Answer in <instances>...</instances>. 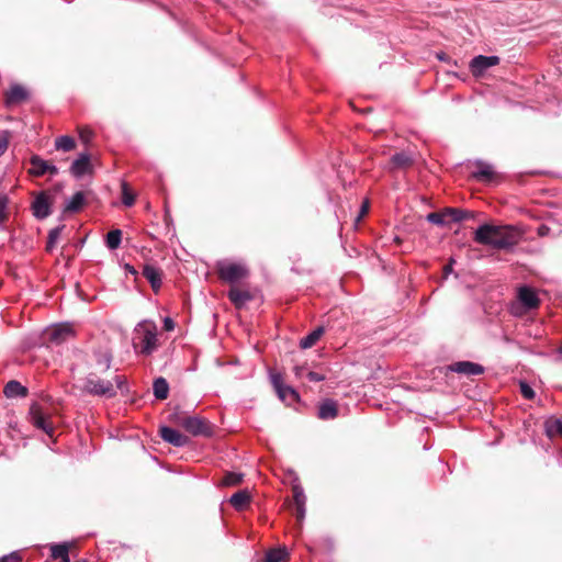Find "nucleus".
Returning <instances> with one entry per match:
<instances>
[{"label": "nucleus", "instance_id": "1", "mask_svg": "<svg viewBox=\"0 0 562 562\" xmlns=\"http://www.w3.org/2000/svg\"><path fill=\"white\" fill-rule=\"evenodd\" d=\"M522 234L517 226L483 224L476 228L474 240L494 249H509L519 243Z\"/></svg>", "mask_w": 562, "mask_h": 562}, {"label": "nucleus", "instance_id": "2", "mask_svg": "<svg viewBox=\"0 0 562 562\" xmlns=\"http://www.w3.org/2000/svg\"><path fill=\"white\" fill-rule=\"evenodd\" d=\"M126 379L123 375H113L111 379L101 378L95 372H90L85 379L82 391L89 395L112 398L117 390H123Z\"/></svg>", "mask_w": 562, "mask_h": 562}, {"label": "nucleus", "instance_id": "3", "mask_svg": "<svg viewBox=\"0 0 562 562\" xmlns=\"http://www.w3.org/2000/svg\"><path fill=\"white\" fill-rule=\"evenodd\" d=\"M134 347H140V353L151 355L158 347L157 326L153 321H142L134 329Z\"/></svg>", "mask_w": 562, "mask_h": 562}, {"label": "nucleus", "instance_id": "4", "mask_svg": "<svg viewBox=\"0 0 562 562\" xmlns=\"http://www.w3.org/2000/svg\"><path fill=\"white\" fill-rule=\"evenodd\" d=\"M218 277L222 281L235 284L248 278L249 270L245 263L232 260H221L216 263Z\"/></svg>", "mask_w": 562, "mask_h": 562}, {"label": "nucleus", "instance_id": "5", "mask_svg": "<svg viewBox=\"0 0 562 562\" xmlns=\"http://www.w3.org/2000/svg\"><path fill=\"white\" fill-rule=\"evenodd\" d=\"M177 423L193 436L209 437L213 434L210 423L198 416L179 417Z\"/></svg>", "mask_w": 562, "mask_h": 562}, {"label": "nucleus", "instance_id": "6", "mask_svg": "<svg viewBox=\"0 0 562 562\" xmlns=\"http://www.w3.org/2000/svg\"><path fill=\"white\" fill-rule=\"evenodd\" d=\"M30 418H31V422L32 424L43 430L45 434H47L49 437H53L54 435V425L53 423L49 420V416L46 415L43 411H42V407L34 403L31 405L30 407Z\"/></svg>", "mask_w": 562, "mask_h": 562}, {"label": "nucleus", "instance_id": "7", "mask_svg": "<svg viewBox=\"0 0 562 562\" xmlns=\"http://www.w3.org/2000/svg\"><path fill=\"white\" fill-rule=\"evenodd\" d=\"M74 331L69 324H58L46 329V339L53 344L60 345L72 336Z\"/></svg>", "mask_w": 562, "mask_h": 562}, {"label": "nucleus", "instance_id": "8", "mask_svg": "<svg viewBox=\"0 0 562 562\" xmlns=\"http://www.w3.org/2000/svg\"><path fill=\"white\" fill-rule=\"evenodd\" d=\"M52 198L46 192L38 193L33 203L32 211L33 215L37 220H44L50 215Z\"/></svg>", "mask_w": 562, "mask_h": 562}, {"label": "nucleus", "instance_id": "9", "mask_svg": "<svg viewBox=\"0 0 562 562\" xmlns=\"http://www.w3.org/2000/svg\"><path fill=\"white\" fill-rule=\"evenodd\" d=\"M30 164H31L30 173H32L35 177H42L46 173H48L50 176H55L58 173V168L55 165L42 159L37 155H33L31 157Z\"/></svg>", "mask_w": 562, "mask_h": 562}, {"label": "nucleus", "instance_id": "10", "mask_svg": "<svg viewBox=\"0 0 562 562\" xmlns=\"http://www.w3.org/2000/svg\"><path fill=\"white\" fill-rule=\"evenodd\" d=\"M499 63V58L497 56H484L479 55L475 56L471 63L470 68L474 76L483 75L488 68L497 65Z\"/></svg>", "mask_w": 562, "mask_h": 562}, {"label": "nucleus", "instance_id": "11", "mask_svg": "<svg viewBox=\"0 0 562 562\" xmlns=\"http://www.w3.org/2000/svg\"><path fill=\"white\" fill-rule=\"evenodd\" d=\"M517 297L525 311L535 310L540 304V300L536 290L527 285L520 286L518 289Z\"/></svg>", "mask_w": 562, "mask_h": 562}, {"label": "nucleus", "instance_id": "12", "mask_svg": "<svg viewBox=\"0 0 562 562\" xmlns=\"http://www.w3.org/2000/svg\"><path fill=\"white\" fill-rule=\"evenodd\" d=\"M292 493H293V501L295 505V516L299 525H302L304 517H305V504H306V496L304 494L303 487L300 485V483H294L292 485Z\"/></svg>", "mask_w": 562, "mask_h": 562}, {"label": "nucleus", "instance_id": "13", "mask_svg": "<svg viewBox=\"0 0 562 562\" xmlns=\"http://www.w3.org/2000/svg\"><path fill=\"white\" fill-rule=\"evenodd\" d=\"M160 437L168 443L175 446V447H184L189 443V438L181 434L180 431L164 426L159 429Z\"/></svg>", "mask_w": 562, "mask_h": 562}, {"label": "nucleus", "instance_id": "14", "mask_svg": "<svg viewBox=\"0 0 562 562\" xmlns=\"http://www.w3.org/2000/svg\"><path fill=\"white\" fill-rule=\"evenodd\" d=\"M449 369L452 372H457V373L464 374V375H468V376L480 375V374H482L484 372V367L483 366H481L479 363H475V362H471V361H458V362H454V363L449 366Z\"/></svg>", "mask_w": 562, "mask_h": 562}, {"label": "nucleus", "instance_id": "15", "mask_svg": "<svg viewBox=\"0 0 562 562\" xmlns=\"http://www.w3.org/2000/svg\"><path fill=\"white\" fill-rule=\"evenodd\" d=\"M29 98L27 90L21 85H12L5 92V105L12 106L25 101Z\"/></svg>", "mask_w": 562, "mask_h": 562}, {"label": "nucleus", "instance_id": "16", "mask_svg": "<svg viewBox=\"0 0 562 562\" xmlns=\"http://www.w3.org/2000/svg\"><path fill=\"white\" fill-rule=\"evenodd\" d=\"M91 171V164L88 154H80L79 157L72 161L70 172L76 178H81Z\"/></svg>", "mask_w": 562, "mask_h": 562}, {"label": "nucleus", "instance_id": "17", "mask_svg": "<svg viewBox=\"0 0 562 562\" xmlns=\"http://www.w3.org/2000/svg\"><path fill=\"white\" fill-rule=\"evenodd\" d=\"M143 276L148 280L154 291H158L161 285V271L151 265H145Z\"/></svg>", "mask_w": 562, "mask_h": 562}, {"label": "nucleus", "instance_id": "18", "mask_svg": "<svg viewBox=\"0 0 562 562\" xmlns=\"http://www.w3.org/2000/svg\"><path fill=\"white\" fill-rule=\"evenodd\" d=\"M228 299L235 305V307L240 308L252 299V295L249 293V291L233 286L228 291Z\"/></svg>", "mask_w": 562, "mask_h": 562}, {"label": "nucleus", "instance_id": "19", "mask_svg": "<svg viewBox=\"0 0 562 562\" xmlns=\"http://www.w3.org/2000/svg\"><path fill=\"white\" fill-rule=\"evenodd\" d=\"M337 415V404L333 400H325L318 407V417L321 419H334Z\"/></svg>", "mask_w": 562, "mask_h": 562}, {"label": "nucleus", "instance_id": "20", "mask_svg": "<svg viewBox=\"0 0 562 562\" xmlns=\"http://www.w3.org/2000/svg\"><path fill=\"white\" fill-rule=\"evenodd\" d=\"M4 394L9 398L24 397L27 395V389L19 381H9L4 386Z\"/></svg>", "mask_w": 562, "mask_h": 562}, {"label": "nucleus", "instance_id": "21", "mask_svg": "<svg viewBox=\"0 0 562 562\" xmlns=\"http://www.w3.org/2000/svg\"><path fill=\"white\" fill-rule=\"evenodd\" d=\"M473 177L480 181L490 182L494 178V169L491 165L485 162H479L477 169L473 171Z\"/></svg>", "mask_w": 562, "mask_h": 562}, {"label": "nucleus", "instance_id": "22", "mask_svg": "<svg viewBox=\"0 0 562 562\" xmlns=\"http://www.w3.org/2000/svg\"><path fill=\"white\" fill-rule=\"evenodd\" d=\"M249 501L250 494L247 490H240L234 493L229 498V503L237 510L243 509L249 503Z\"/></svg>", "mask_w": 562, "mask_h": 562}, {"label": "nucleus", "instance_id": "23", "mask_svg": "<svg viewBox=\"0 0 562 562\" xmlns=\"http://www.w3.org/2000/svg\"><path fill=\"white\" fill-rule=\"evenodd\" d=\"M86 198L83 192H76L66 203L65 211L78 212L85 204Z\"/></svg>", "mask_w": 562, "mask_h": 562}, {"label": "nucleus", "instance_id": "24", "mask_svg": "<svg viewBox=\"0 0 562 562\" xmlns=\"http://www.w3.org/2000/svg\"><path fill=\"white\" fill-rule=\"evenodd\" d=\"M154 395L158 400H165L169 393V385L164 378H157L153 384Z\"/></svg>", "mask_w": 562, "mask_h": 562}, {"label": "nucleus", "instance_id": "25", "mask_svg": "<svg viewBox=\"0 0 562 562\" xmlns=\"http://www.w3.org/2000/svg\"><path fill=\"white\" fill-rule=\"evenodd\" d=\"M323 333H324L323 327H317L312 333H310L307 336H305L304 338L301 339L300 347L302 349H308V348L313 347L318 341V339L322 337Z\"/></svg>", "mask_w": 562, "mask_h": 562}, {"label": "nucleus", "instance_id": "26", "mask_svg": "<svg viewBox=\"0 0 562 562\" xmlns=\"http://www.w3.org/2000/svg\"><path fill=\"white\" fill-rule=\"evenodd\" d=\"M412 162V157L405 151L396 153L391 158V164L394 168H407Z\"/></svg>", "mask_w": 562, "mask_h": 562}, {"label": "nucleus", "instance_id": "27", "mask_svg": "<svg viewBox=\"0 0 562 562\" xmlns=\"http://www.w3.org/2000/svg\"><path fill=\"white\" fill-rule=\"evenodd\" d=\"M546 434L548 437L552 438L557 435L562 436V419L552 418L548 419L544 424Z\"/></svg>", "mask_w": 562, "mask_h": 562}, {"label": "nucleus", "instance_id": "28", "mask_svg": "<svg viewBox=\"0 0 562 562\" xmlns=\"http://www.w3.org/2000/svg\"><path fill=\"white\" fill-rule=\"evenodd\" d=\"M69 548L70 543L63 542V543H54L50 546V557L55 560L69 555Z\"/></svg>", "mask_w": 562, "mask_h": 562}, {"label": "nucleus", "instance_id": "29", "mask_svg": "<svg viewBox=\"0 0 562 562\" xmlns=\"http://www.w3.org/2000/svg\"><path fill=\"white\" fill-rule=\"evenodd\" d=\"M288 552L283 548L271 549L266 553V562H285Z\"/></svg>", "mask_w": 562, "mask_h": 562}, {"label": "nucleus", "instance_id": "30", "mask_svg": "<svg viewBox=\"0 0 562 562\" xmlns=\"http://www.w3.org/2000/svg\"><path fill=\"white\" fill-rule=\"evenodd\" d=\"M447 224L461 222L467 217V213L459 209L448 207L443 210Z\"/></svg>", "mask_w": 562, "mask_h": 562}, {"label": "nucleus", "instance_id": "31", "mask_svg": "<svg viewBox=\"0 0 562 562\" xmlns=\"http://www.w3.org/2000/svg\"><path fill=\"white\" fill-rule=\"evenodd\" d=\"M277 393L281 401L288 402L289 404L299 400V394L296 391L288 385L281 387Z\"/></svg>", "mask_w": 562, "mask_h": 562}, {"label": "nucleus", "instance_id": "32", "mask_svg": "<svg viewBox=\"0 0 562 562\" xmlns=\"http://www.w3.org/2000/svg\"><path fill=\"white\" fill-rule=\"evenodd\" d=\"M122 240V232L120 229L110 231L106 234V246L109 249L114 250L120 247Z\"/></svg>", "mask_w": 562, "mask_h": 562}, {"label": "nucleus", "instance_id": "33", "mask_svg": "<svg viewBox=\"0 0 562 562\" xmlns=\"http://www.w3.org/2000/svg\"><path fill=\"white\" fill-rule=\"evenodd\" d=\"M55 146L57 149L69 151L75 148V140L72 137L64 135L56 139Z\"/></svg>", "mask_w": 562, "mask_h": 562}, {"label": "nucleus", "instance_id": "34", "mask_svg": "<svg viewBox=\"0 0 562 562\" xmlns=\"http://www.w3.org/2000/svg\"><path fill=\"white\" fill-rule=\"evenodd\" d=\"M122 202L125 206H132L135 202V195L132 193L126 182L122 183Z\"/></svg>", "mask_w": 562, "mask_h": 562}, {"label": "nucleus", "instance_id": "35", "mask_svg": "<svg viewBox=\"0 0 562 562\" xmlns=\"http://www.w3.org/2000/svg\"><path fill=\"white\" fill-rule=\"evenodd\" d=\"M64 226H58V227H55L53 228L49 234H48V239H47V245H46V249L48 251H52L60 236V233L63 231Z\"/></svg>", "mask_w": 562, "mask_h": 562}, {"label": "nucleus", "instance_id": "36", "mask_svg": "<svg viewBox=\"0 0 562 562\" xmlns=\"http://www.w3.org/2000/svg\"><path fill=\"white\" fill-rule=\"evenodd\" d=\"M8 196L3 193H0V225H2L8 220Z\"/></svg>", "mask_w": 562, "mask_h": 562}, {"label": "nucleus", "instance_id": "37", "mask_svg": "<svg viewBox=\"0 0 562 562\" xmlns=\"http://www.w3.org/2000/svg\"><path fill=\"white\" fill-rule=\"evenodd\" d=\"M427 221L436 225H447L445 212H432L427 215Z\"/></svg>", "mask_w": 562, "mask_h": 562}, {"label": "nucleus", "instance_id": "38", "mask_svg": "<svg viewBox=\"0 0 562 562\" xmlns=\"http://www.w3.org/2000/svg\"><path fill=\"white\" fill-rule=\"evenodd\" d=\"M243 481L240 473L229 472L223 479V484L227 486L237 485Z\"/></svg>", "mask_w": 562, "mask_h": 562}, {"label": "nucleus", "instance_id": "39", "mask_svg": "<svg viewBox=\"0 0 562 562\" xmlns=\"http://www.w3.org/2000/svg\"><path fill=\"white\" fill-rule=\"evenodd\" d=\"M11 134L9 131L0 132V157L7 151Z\"/></svg>", "mask_w": 562, "mask_h": 562}, {"label": "nucleus", "instance_id": "40", "mask_svg": "<svg viewBox=\"0 0 562 562\" xmlns=\"http://www.w3.org/2000/svg\"><path fill=\"white\" fill-rule=\"evenodd\" d=\"M520 392L521 395L527 400H532L536 395L532 387L526 382H520Z\"/></svg>", "mask_w": 562, "mask_h": 562}, {"label": "nucleus", "instance_id": "41", "mask_svg": "<svg viewBox=\"0 0 562 562\" xmlns=\"http://www.w3.org/2000/svg\"><path fill=\"white\" fill-rule=\"evenodd\" d=\"M22 558L18 552H11L0 558V562H21Z\"/></svg>", "mask_w": 562, "mask_h": 562}, {"label": "nucleus", "instance_id": "42", "mask_svg": "<svg viewBox=\"0 0 562 562\" xmlns=\"http://www.w3.org/2000/svg\"><path fill=\"white\" fill-rule=\"evenodd\" d=\"M271 382L276 389V391L278 392L281 387L284 386L283 382H282V376L280 374H271Z\"/></svg>", "mask_w": 562, "mask_h": 562}, {"label": "nucleus", "instance_id": "43", "mask_svg": "<svg viewBox=\"0 0 562 562\" xmlns=\"http://www.w3.org/2000/svg\"><path fill=\"white\" fill-rule=\"evenodd\" d=\"M306 376L310 381H313V382H321L323 380H325V376L318 372H314V371H307L306 372Z\"/></svg>", "mask_w": 562, "mask_h": 562}, {"label": "nucleus", "instance_id": "44", "mask_svg": "<svg viewBox=\"0 0 562 562\" xmlns=\"http://www.w3.org/2000/svg\"><path fill=\"white\" fill-rule=\"evenodd\" d=\"M368 210H369V204H368V202H364L361 205L359 215L357 216V222L361 221L362 216H364L368 213Z\"/></svg>", "mask_w": 562, "mask_h": 562}, {"label": "nucleus", "instance_id": "45", "mask_svg": "<svg viewBox=\"0 0 562 562\" xmlns=\"http://www.w3.org/2000/svg\"><path fill=\"white\" fill-rule=\"evenodd\" d=\"M307 370L305 367L303 366H295L294 367V374L297 376V378H302L304 374H306Z\"/></svg>", "mask_w": 562, "mask_h": 562}, {"label": "nucleus", "instance_id": "46", "mask_svg": "<svg viewBox=\"0 0 562 562\" xmlns=\"http://www.w3.org/2000/svg\"><path fill=\"white\" fill-rule=\"evenodd\" d=\"M164 327H165V329H166V330H168V331L172 330V329L175 328V323H173V321H172L171 318H169V317H166V318L164 319Z\"/></svg>", "mask_w": 562, "mask_h": 562}, {"label": "nucleus", "instance_id": "47", "mask_svg": "<svg viewBox=\"0 0 562 562\" xmlns=\"http://www.w3.org/2000/svg\"><path fill=\"white\" fill-rule=\"evenodd\" d=\"M453 262H454V260H453V259H451V260H450V263H449V265H447V266L443 268V272H445V274H446V276L452 272V263H453Z\"/></svg>", "mask_w": 562, "mask_h": 562}, {"label": "nucleus", "instance_id": "48", "mask_svg": "<svg viewBox=\"0 0 562 562\" xmlns=\"http://www.w3.org/2000/svg\"><path fill=\"white\" fill-rule=\"evenodd\" d=\"M548 231H549V228L547 226H540L538 229L539 235H541V236L546 235Z\"/></svg>", "mask_w": 562, "mask_h": 562}, {"label": "nucleus", "instance_id": "49", "mask_svg": "<svg viewBox=\"0 0 562 562\" xmlns=\"http://www.w3.org/2000/svg\"><path fill=\"white\" fill-rule=\"evenodd\" d=\"M110 364H111V359H110V357H105V369H106V370L110 368Z\"/></svg>", "mask_w": 562, "mask_h": 562}, {"label": "nucleus", "instance_id": "50", "mask_svg": "<svg viewBox=\"0 0 562 562\" xmlns=\"http://www.w3.org/2000/svg\"><path fill=\"white\" fill-rule=\"evenodd\" d=\"M558 355H559V358L562 359V344H561V347L558 349Z\"/></svg>", "mask_w": 562, "mask_h": 562}, {"label": "nucleus", "instance_id": "51", "mask_svg": "<svg viewBox=\"0 0 562 562\" xmlns=\"http://www.w3.org/2000/svg\"><path fill=\"white\" fill-rule=\"evenodd\" d=\"M60 562H70V560H69V555H67V557L63 558V559L60 560Z\"/></svg>", "mask_w": 562, "mask_h": 562}]
</instances>
